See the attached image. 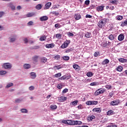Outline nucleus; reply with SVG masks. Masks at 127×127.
Wrapping results in <instances>:
<instances>
[{
  "label": "nucleus",
  "mask_w": 127,
  "mask_h": 127,
  "mask_svg": "<svg viewBox=\"0 0 127 127\" xmlns=\"http://www.w3.org/2000/svg\"><path fill=\"white\" fill-rule=\"evenodd\" d=\"M106 23H107V19L104 18L99 21V22L98 23V26H99L100 28H102V27H103V26H104Z\"/></svg>",
  "instance_id": "1"
},
{
  "label": "nucleus",
  "mask_w": 127,
  "mask_h": 127,
  "mask_svg": "<svg viewBox=\"0 0 127 127\" xmlns=\"http://www.w3.org/2000/svg\"><path fill=\"white\" fill-rule=\"evenodd\" d=\"M106 92V89L104 88H99L98 90L96 91V92L94 93L95 96H99L100 94H103V93H105Z\"/></svg>",
  "instance_id": "2"
},
{
  "label": "nucleus",
  "mask_w": 127,
  "mask_h": 127,
  "mask_svg": "<svg viewBox=\"0 0 127 127\" xmlns=\"http://www.w3.org/2000/svg\"><path fill=\"white\" fill-rule=\"evenodd\" d=\"M71 41L70 40H66L64 43L61 46V48L63 49H64L65 48H67L68 47V46L69 44H70V43Z\"/></svg>",
  "instance_id": "3"
},
{
  "label": "nucleus",
  "mask_w": 127,
  "mask_h": 127,
  "mask_svg": "<svg viewBox=\"0 0 127 127\" xmlns=\"http://www.w3.org/2000/svg\"><path fill=\"white\" fill-rule=\"evenodd\" d=\"M2 67L5 69H8L9 70L11 69V64L8 63L3 64Z\"/></svg>",
  "instance_id": "4"
},
{
  "label": "nucleus",
  "mask_w": 127,
  "mask_h": 127,
  "mask_svg": "<svg viewBox=\"0 0 127 127\" xmlns=\"http://www.w3.org/2000/svg\"><path fill=\"white\" fill-rule=\"evenodd\" d=\"M88 106H92V105H98V101H88L86 102Z\"/></svg>",
  "instance_id": "5"
},
{
  "label": "nucleus",
  "mask_w": 127,
  "mask_h": 127,
  "mask_svg": "<svg viewBox=\"0 0 127 127\" xmlns=\"http://www.w3.org/2000/svg\"><path fill=\"white\" fill-rule=\"evenodd\" d=\"M120 104V100L116 99L113 101H112L110 103L111 106H118Z\"/></svg>",
  "instance_id": "6"
},
{
  "label": "nucleus",
  "mask_w": 127,
  "mask_h": 127,
  "mask_svg": "<svg viewBox=\"0 0 127 127\" xmlns=\"http://www.w3.org/2000/svg\"><path fill=\"white\" fill-rule=\"evenodd\" d=\"M7 6L10 7L12 10H15V6H14V4H12V2H9L7 3Z\"/></svg>",
  "instance_id": "7"
},
{
  "label": "nucleus",
  "mask_w": 127,
  "mask_h": 127,
  "mask_svg": "<svg viewBox=\"0 0 127 127\" xmlns=\"http://www.w3.org/2000/svg\"><path fill=\"white\" fill-rule=\"evenodd\" d=\"M70 78H71V76L70 75H68V76L64 75L61 77V78H60V80H69Z\"/></svg>",
  "instance_id": "8"
},
{
  "label": "nucleus",
  "mask_w": 127,
  "mask_h": 127,
  "mask_svg": "<svg viewBox=\"0 0 127 127\" xmlns=\"http://www.w3.org/2000/svg\"><path fill=\"white\" fill-rule=\"evenodd\" d=\"M51 2H47L45 5V7L44 8V9H49V8H50V6H51Z\"/></svg>",
  "instance_id": "9"
},
{
  "label": "nucleus",
  "mask_w": 127,
  "mask_h": 127,
  "mask_svg": "<svg viewBox=\"0 0 127 127\" xmlns=\"http://www.w3.org/2000/svg\"><path fill=\"white\" fill-rule=\"evenodd\" d=\"M40 20L41 21H46V20H48V16H43L40 18Z\"/></svg>",
  "instance_id": "10"
},
{
  "label": "nucleus",
  "mask_w": 127,
  "mask_h": 127,
  "mask_svg": "<svg viewBox=\"0 0 127 127\" xmlns=\"http://www.w3.org/2000/svg\"><path fill=\"white\" fill-rule=\"evenodd\" d=\"M111 43L110 42L106 41L105 44H103V47H106V48H109L111 46Z\"/></svg>",
  "instance_id": "11"
},
{
  "label": "nucleus",
  "mask_w": 127,
  "mask_h": 127,
  "mask_svg": "<svg viewBox=\"0 0 127 127\" xmlns=\"http://www.w3.org/2000/svg\"><path fill=\"white\" fill-rule=\"evenodd\" d=\"M92 112H93V113H101V112H102V108H94L92 110Z\"/></svg>",
  "instance_id": "12"
},
{
  "label": "nucleus",
  "mask_w": 127,
  "mask_h": 127,
  "mask_svg": "<svg viewBox=\"0 0 127 127\" xmlns=\"http://www.w3.org/2000/svg\"><path fill=\"white\" fill-rule=\"evenodd\" d=\"M124 39H125V36H124V34H121L118 36V40H119V41H123Z\"/></svg>",
  "instance_id": "13"
},
{
  "label": "nucleus",
  "mask_w": 127,
  "mask_h": 127,
  "mask_svg": "<svg viewBox=\"0 0 127 127\" xmlns=\"http://www.w3.org/2000/svg\"><path fill=\"white\" fill-rule=\"evenodd\" d=\"M104 7H105V6H104V5L98 6L96 7V9L98 11H102L104 10Z\"/></svg>",
  "instance_id": "14"
},
{
  "label": "nucleus",
  "mask_w": 127,
  "mask_h": 127,
  "mask_svg": "<svg viewBox=\"0 0 127 127\" xmlns=\"http://www.w3.org/2000/svg\"><path fill=\"white\" fill-rule=\"evenodd\" d=\"M59 100L60 101V102H65V101H66V100H67V97H64V96H61L59 98Z\"/></svg>",
  "instance_id": "15"
},
{
  "label": "nucleus",
  "mask_w": 127,
  "mask_h": 127,
  "mask_svg": "<svg viewBox=\"0 0 127 127\" xmlns=\"http://www.w3.org/2000/svg\"><path fill=\"white\" fill-rule=\"evenodd\" d=\"M34 16H35V13L34 12H29L26 14L27 17H32Z\"/></svg>",
  "instance_id": "16"
},
{
  "label": "nucleus",
  "mask_w": 127,
  "mask_h": 127,
  "mask_svg": "<svg viewBox=\"0 0 127 127\" xmlns=\"http://www.w3.org/2000/svg\"><path fill=\"white\" fill-rule=\"evenodd\" d=\"M81 18V16L79 13H77L74 15V18H75L76 20H79V19H80Z\"/></svg>",
  "instance_id": "17"
},
{
  "label": "nucleus",
  "mask_w": 127,
  "mask_h": 127,
  "mask_svg": "<svg viewBox=\"0 0 127 127\" xmlns=\"http://www.w3.org/2000/svg\"><path fill=\"white\" fill-rule=\"evenodd\" d=\"M95 119H96V117L92 115L87 118V121H88V122H92V121H93V120H95Z\"/></svg>",
  "instance_id": "18"
},
{
  "label": "nucleus",
  "mask_w": 127,
  "mask_h": 127,
  "mask_svg": "<svg viewBox=\"0 0 127 127\" xmlns=\"http://www.w3.org/2000/svg\"><path fill=\"white\" fill-rule=\"evenodd\" d=\"M16 40V35L13 36L12 37L10 38L9 42H14Z\"/></svg>",
  "instance_id": "19"
},
{
  "label": "nucleus",
  "mask_w": 127,
  "mask_h": 127,
  "mask_svg": "<svg viewBox=\"0 0 127 127\" xmlns=\"http://www.w3.org/2000/svg\"><path fill=\"white\" fill-rule=\"evenodd\" d=\"M31 79H35L36 78V73L35 72H31L30 73Z\"/></svg>",
  "instance_id": "20"
},
{
  "label": "nucleus",
  "mask_w": 127,
  "mask_h": 127,
  "mask_svg": "<svg viewBox=\"0 0 127 127\" xmlns=\"http://www.w3.org/2000/svg\"><path fill=\"white\" fill-rule=\"evenodd\" d=\"M119 62H121V63H127V60L125 59L124 58H120L118 59Z\"/></svg>",
  "instance_id": "21"
},
{
  "label": "nucleus",
  "mask_w": 127,
  "mask_h": 127,
  "mask_svg": "<svg viewBox=\"0 0 127 127\" xmlns=\"http://www.w3.org/2000/svg\"><path fill=\"white\" fill-rule=\"evenodd\" d=\"M31 67V66L30 65V64H25L23 65L24 69H29Z\"/></svg>",
  "instance_id": "22"
},
{
  "label": "nucleus",
  "mask_w": 127,
  "mask_h": 127,
  "mask_svg": "<svg viewBox=\"0 0 127 127\" xmlns=\"http://www.w3.org/2000/svg\"><path fill=\"white\" fill-rule=\"evenodd\" d=\"M73 67L75 70V71H79L80 70V66H79V65L77 64L73 65Z\"/></svg>",
  "instance_id": "23"
},
{
  "label": "nucleus",
  "mask_w": 127,
  "mask_h": 127,
  "mask_svg": "<svg viewBox=\"0 0 127 127\" xmlns=\"http://www.w3.org/2000/svg\"><path fill=\"white\" fill-rule=\"evenodd\" d=\"M110 61L108 59H105L102 63V65H106V64H109Z\"/></svg>",
  "instance_id": "24"
},
{
  "label": "nucleus",
  "mask_w": 127,
  "mask_h": 127,
  "mask_svg": "<svg viewBox=\"0 0 127 127\" xmlns=\"http://www.w3.org/2000/svg\"><path fill=\"white\" fill-rule=\"evenodd\" d=\"M46 48H53L54 47V44H49L46 45Z\"/></svg>",
  "instance_id": "25"
},
{
  "label": "nucleus",
  "mask_w": 127,
  "mask_h": 127,
  "mask_svg": "<svg viewBox=\"0 0 127 127\" xmlns=\"http://www.w3.org/2000/svg\"><path fill=\"white\" fill-rule=\"evenodd\" d=\"M82 125V122L79 121H74V126Z\"/></svg>",
  "instance_id": "26"
},
{
  "label": "nucleus",
  "mask_w": 127,
  "mask_h": 127,
  "mask_svg": "<svg viewBox=\"0 0 127 127\" xmlns=\"http://www.w3.org/2000/svg\"><path fill=\"white\" fill-rule=\"evenodd\" d=\"M62 59H63V60H64L65 61H68V60L70 59V57L67 56H65L62 57Z\"/></svg>",
  "instance_id": "27"
},
{
  "label": "nucleus",
  "mask_w": 127,
  "mask_h": 127,
  "mask_svg": "<svg viewBox=\"0 0 127 127\" xmlns=\"http://www.w3.org/2000/svg\"><path fill=\"white\" fill-rule=\"evenodd\" d=\"M78 104V100H75L74 101L70 103L71 106H77V104Z\"/></svg>",
  "instance_id": "28"
},
{
  "label": "nucleus",
  "mask_w": 127,
  "mask_h": 127,
  "mask_svg": "<svg viewBox=\"0 0 127 127\" xmlns=\"http://www.w3.org/2000/svg\"><path fill=\"white\" fill-rule=\"evenodd\" d=\"M107 116H112V115H114V111H112V110L108 111L107 112Z\"/></svg>",
  "instance_id": "29"
},
{
  "label": "nucleus",
  "mask_w": 127,
  "mask_h": 127,
  "mask_svg": "<svg viewBox=\"0 0 127 127\" xmlns=\"http://www.w3.org/2000/svg\"><path fill=\"white\" fill-rule=\"evenodd\" d=\"M35 8L38 10L41 9V8H42V5L41 4H38L36 6Z\"/></svg>",
  "instance_id": "30"
},
{
  "label": "nucleus",
  "mask_w": 127,
  "mask_h": 127,
  "mask_svg": "<svg viewBox=\"0 0 127 127\" xmlns=\"http://www.w3.org/2000/svg\"><path fill=\"white\" fill-rule=\"evenodd\" d=\"M37 59H38V56H35L32 57V60L34 62H37Z\"/></svg>",
  "instance_id": "31"
},
{
  "label": "nucleus",
  "mask_w": 127,
  "mask_h": 127,
  "mask_svg": "<svg viewBox=\"0 0 127 127\" xmlns=\"http://www.w3.org/2000/svg\"><path fill=\"white\" fill-rule=\"evenodd\" d=\"M67 125L74 126V121L67 120Z\"/></svg>",
  "instance_id": "32"
},
{
  "label": "nucleus",
  "mask_w": 127,
  "mask_h": 127,
  "mask_svg": "<svg viewBox=\"0 0 127 127\" xmlns=\"http://www.w3.org/2000/svg\"><path fill=\"white\" fill-rule=\"evenodd\" d=\"M85 37L86 38H90V37H91V33L87 32L85 35Z\"/></svg>",
  "instance_id": "33"
},
{
  "label": "nucleus",
  "mask_w": 127,
  "mask_h": 127,
  "mask_svg": "<svg viewBox=\"0 0 127 127\" xmlns=\"http://www.w3.org/2000/svg\"><path fill=\"white\" fill-rule=\"evenodd\" d=\"M86 75L87 77H93V75H94V74L93 73V72L89 71L87 72Z\"/></svg>",
  "instance_id": "34"
},
{
  "label": "nucleus",
  "mask_w": 127,
  "mask_h": 127,
  "mask_svg": "<svg viewBox=\"0 0 127 127\" xmlns=\"http://www.w3.org/2000/svg\"><path fill=\"white\" fill-rule=\"evenodd\" d=\"M46 39V36L44 35L40 38V41H44Z\"/></svg>",
  "instance_id": "35"
},
{
  "label": "nucleus",
  "mask_w": 127,
  "mask_h": 127,
  "mask_svg": "<svg viewBox=\"0 0 127 127\" xmlns=\"http://www.w3.org/2000/svg\"><path fill=\"white\" fill-rule=\"evenodd\" d=\"M20 111L21 113L27 114V113H28V111L26 109H22L20 110Z\"/></svg>",
  "instance_id": "36"
},
{
  "label": "nucleus",
  "mask_w": 127,
  "mask_h": 127,
  "mask_svg": "<svg viewBox=\"0 0 127 127\" xmlns=\"http://www.w3.org/2000/svg\"><path fill=\"white\" fill-rule=\"evenodd\" d=\"M108 38L110 40H114V39H115V36H114V35L111 34L110 36H109Z\"/></svg>",
  "instance_id": "37"
},
{
  "label": "nucleus",
  "mask_w": 127,
  "mask_h": 127,
  "mask_svg": "<svg viewBox=\"0 0 127 127\" xmlns=\"http://www.w3.org/2000/svg\"><path fill=\"white\" fill-rule=\"evenodd\" d=\"M57 88L59 90H61L63 88V85H62V84H59L57 85Z\"/></svg>",
  "instance_id": "38"
},
{
  "label": "nucleus",
  "mask_w": 127,
  "mask_h": 127,
  "mask_svg": "<svg viewBox=\"0 0 127 127\" xmlns=\"http://www.w3.org/2000/svg\"><path fill=\"white\" fill-rule=\"evenodd\" d=\"M72 51H73V49L68 48L67 50H66L64 52H65V53H69V52H71Z\"/></svg>",
  "instance_id": "39"
},
{
  "label": "nucleus",
  "mask_w": 127,
  "mask_h": 127,
  "mask_svg": "<svg viewBox=\"0 0 127 127\" xmlns=\"http://www.w3.org/2000/svg\"><path fill=\"white\" fill-rule=\"evenodd\" d=\"M42 63H46L47 62V59L45 57H43L41 59Z\"/></svg>",
  "instance_id": "40"
},
{
  "label": "nucleus",
  "mask_w": 127,
  "mask_h": 127,
  "mask_svg": "<svg viewBox=\"0 0 127 127\" xmlns=\"http://www.w3.org/2000/svg\"><path fill=\"white\" fill-rule=\"evenodd\" d=\"M13 86V83H9L7 84L5 88H10V87H12Z\"/></svg>",
  "instance_id": "41"
},
{
  "label": "nucleus",
  "mask_w": 127,
  "mask_h": 127,
  "mask_svg": "<svg viewBox=\"0 0 127 127\" xmlns=\"http://www.w3.org/2000/svg\"><path fill=\"white\" fill-rule=\"evenodd\" d=\"M51 14H54V15H56L57 16L58 15H59V12L57 11H52L51 12Z\"/></svg>",
  "instance_id": "42"
},
{
  "label": "nucleus",
  "mask_w": 127,
  "mask_h": 127,
  "mask_svg": "<svg viewBox=\"0 0 127 127\" xmlns=\"http://www.w3.org/2000/svg\"><path fill=\"white\" fill-rule=\"evenodd\" d=\"M31 48L32 49H34V50L39 49V48H40V46H34L33 47H32Z\"/></svg>",
  "instance_id": "43"
},
{
  "label": "nucleus",
  "mask_w": 127,
  "mask_h": 127,
  "mask_svg": "<svg viewBox=\"0 0 127 127\" xmlns=\"http://www.w3.org/2000/svg\"><path fill=\"white\" fill-rule=\"evenodd\" d=\"M5 74H6V71H5V70L0 71V75H5Z\"/></svg>",
  "instance_id": "44"
},
{
  "label": "nucleus",
  "mask_w": 127,
  "mask_h": 127,
  "mask_svg": "<svg viewBox=\"0 0 127 127\" xmlns=\"http://www.w3.org/2000/svg\"><path fill=\"white\" fill-rule=\"evenodd\" d=\"M62 68H63V67L61 66V65H57V66H54V69H57L58 70L62 69Z\"/></svg>",
  "instance_id": "45"
},
{
  "label": "nucleus",
  "mask_w": 127,
  "mask_h": 127,
  "mask_svg": "<svg viewBox=\"0 0 127 127\" xmlns=\"http://www.w3.org/2000/svg\"><path fill=\"white\" fill-rule=\"evenodd\" d=\"M117 70L119 72H122V71H123V67L122 66L117 67Z\"/></svg>",
  "instance_id": "46"
},
{
  "label": "nucleus",
  "mask_w": 127,
  "mask_h": 127,
  "mask_svg": "<svg viewBox=\"0 0 127 127\" xmlns=\"http://www.w3.org/2000/svg\"><path fill=\"white\" fill-rule=\"evenodd\" d=\"M22 101V99L18 98L15 99V102H16V103H18V104H19V103H21Z\"/></svg>",
  "instance_id": "47"
},
{
  "label": "nucleus",
  "mask_w": 127,
  "mask_h": 127,
  "mask_svg": "<svg viewBox=\"0 0 127 127\" xmlns=\"http://www.w3.org/2000/svg\"><path fill=\"white\" fill-rule=\"evenodd\" d=\"M50 107H51V109H52V110H56V109H57V106H56V105H51Z\"/></svg>",
  "instance_id": "48"
},
{
  "label": "nucleus",
  "mask_w": 127,
  "mask_h": 127,
  "mask_svg": "<svg viewBox=\"0 0 127 127\" xmlns=\"http://www.w3.org/2000/svg\"><path fill=\"white\" fill-rule=\"evenodd\" d=\"M113 96H114V93L113 92H110L108 96V99H111V98H112V97H113Z\"/></svg>",
  "instance_id": "49"
},
{
  "label": "nucleus",
  "mask_w": 127,
  "mask_h": 127,
  "mask_svg": "<svg viewBox=\"0 0 127 127\" xmlns=\"http://www.w3.org/2000/svg\"><path fill=\"white\" fill-rule=\"evenodd\" d=\"M55 27L56 28H60V27H61V25L59 23H57L55 25Z\"/></svg>",
  "instance_id": "50"
},
{
  "label": "nucleus",
  "mask_w": 127,
  "mask_h": 127,
  "mask_svg": "<svg viewBox=\"0 0 127 127\" xmlns=\"http://www.w3.org/2000/svg\"><path fill=\"white\" fill-rule=\"evenodd\" d=\"M55 78H59V77H61V73L59 72L55 75Z\"/></svg>",
  "instance_id": "51"
},
{
  "label": "nucleus",
  "mask_w": 127,
  "mask_h": 127,
  "mask_svg": "<svg viewBox=\"0 0 127 127\" xmlns=\"http://www.w3.org/2000/svg\"><path fill=\"white\" fill-rule=\"evenodd\" d=\"M121 25L122 26H125V25H127V19L126 20L124 21L123 23H122Z\"/></svg>",
  "instance_id": "52"
},
{
  "label": "nucleus",
  "mask_w": 127,
  "mask_h": 127,
  "mask_svg": "<svg viewBox=\"0 0 127 127\" xmlns=\"http://www.w3.org/2000/svg\"><path fill=\"white\" fill-rule=\"evenodd\" d=\"M110 3H113V4H117V0H111Z\"/></svg>",
  "instance_id": "53"
},
{
  "label": "nucleus",
  "mask_w": 127,
  "mask_h": 127,
  "mask_svg": "<svg viewBox=\"0 0 127 127\" xmlns=\"http://www.w3.org/2000/svg\"><path fill=\"white\" fill-rule=\"evenodd\" d=\"M54 58L56 60H59L60 59V55H57L54 57Z\"/></svg>",
  "instance_id": "54"
},
{
  "label": "nucleus",
  "mask_w": 127,
  "mask_h": 127,
  "mask_svg": "<svg viewBox=\"0 0 127 127\" xmlns=\"http://www.w3.org/2000/svg\"><path fill=\"white\" fill-rule=\"evenodd\" d=\"M35 88L33 86H31L29 87V91H33L34 90Z\"/></svg>",
  "instance_id": "55"
},
{
  "label": "nucleus",
  "mask_w": 127,
  "mask_h": 127,
  "mask_svg": "<svg viewBox=\"0 0 127 127\" xmlns=\"http://www.w3.org/2000/svg\"><path fill=\"white\" fill-rule=\"evenodd\" d=\"M105 88H106V89H108V90H110V89L112 88V86L107 85L105 86Z\"/></svg>",
  "instance_id": "56"
},
{
  "label": "nucleus",
  "mask_w": 127,
  "mask_h": 127,
  "mask_svg": "<svg viewBox=\"0 0 127 127\" xmlns=\"http://www.w3.org/2000/svg\"><path fill=\"white\" fill-rule=\"evenodd\" d=\"M85 4H86V5H89L90 4V1L89 0H85Z\"/></svg>",
  "instance_id": "57"
},
{
  "label": "nucleus",
  "mask_w": 127,
  "mask_h": 127,
  "mask_svg": "<svg viewBox=\"0 0 127 127\" xmlns=\"http://www.w3.org/2000/svg\"><path fill=\"white\" fill-rule=\"evenodd\" d=\"M68 36H74V34L69 32L67 33Z\"/></svg>",
  "instance_id": "58"
},
{
  "label": "nucleus",
  "mask_w": 127,
  "mask_h": 127,
  "mask_svg": "<svg viewBox=\"0 0 127 127\" xmlns=\"http://www.w3.org/2000/svg\"><path fill=\"white\" fill-rule=\"evenodd\" d=\"M59 6H60L59 4L54 5V9H55V8H59Z\"/></svg>",
  "instance_id": "59"
},
{
  "label": "nucleus",
  "mask_w": 127,
  "mask_h": 127,
  "mask_svg": "<svg viewBox=\"0 0 127 127\" xmlns=\"http://www.w3.org/2000/svg\"><path fill=\"white\" fill-rule=\"evenodd\" d=\"M68 92V89L65 88L63 90V93L65 94V93H67Z\"/></svg>",
  "instance_id": "60"
},
{
  "label": "nucleus",
  "mask_w": 127,
  "mask_h": 127,
  "mask_svg": "<svg viewBox=\"0 0 127 127\" xmlns=\"http://www.w3.org/2000/svg\"><path fill=\"white\" fill-rule=\"evenodd\" d=\"M123 16H118L117 17L118 20H122L123 19Z\"/></svg>",
  "instance_id": "61"
},
{
  "label": "nucleus",
  "mask_w": 127,
  "mask_h": 127,
  "mask_svg": "<svg viewBox=\"0 0 127 127\" xmlns=\"http://www.w3.org/2000/svg\"><path fill=\"white\" fill-rule=\"evenodd\" d=\"M98 55H99V53H98V52H96L94 53V56L95 57H98Z\"/></svg>",
  "instance_id": "62"
},
{
  "label": "nucleus",
  "mask_w": 127,
  "mask_h": 127,
  "mask_svg": "<svg viewBox=\"0 0 127 127\" xmlns=\"http://www.w3.org/2000/svg\"><path fill=\"white\" fill-rule=\"evenodd\" d=\"M56 37L57 38H61V34H56Z\"/></svg>",
  "instance_id": "63"
},
{
  "label": "nucleus",
  "mask_w": 127,
  "mask_h": 127,
  "mask_svg": "<svg viewBox=\"0 0 127 127\" xmlns=\"http://www.w3.org/2000/svg\"><path fill=\"white\" fill-rule=\"evenodd\" d=\"M90 86H96L97 85V82H92L90 83Z\"/></svg>",
  "instance_id": "64"
}]
</instances>
